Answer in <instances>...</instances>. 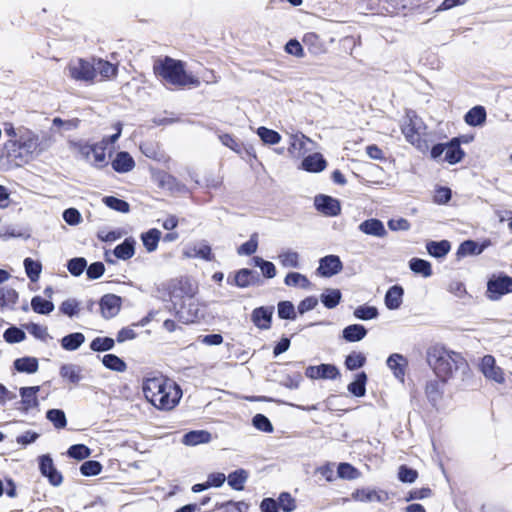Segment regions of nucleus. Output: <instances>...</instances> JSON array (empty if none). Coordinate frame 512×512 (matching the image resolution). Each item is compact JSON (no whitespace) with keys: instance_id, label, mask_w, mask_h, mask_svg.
I'll use <instances>...</instances> for the list:
<instances>
[{"instance_id":"nucleus-1","label":"nucleus","mask_w":512,"mask_h":512,"mask_svg":"<svg viewBox=\"0 0 512 512\" xmlns=\"http://www.w3.org/2000/svg\"><path fill=\"white\" fill-rule=\"evenodd\" d=\"M67 71L72 80L93 85L115 79L118 75V64L95 56L77 58L68 63Z\"/></svg>"},{"instance_id":"nucleus-2","label":"nucleus","mask_w":512,"mask_h":512,"mask_svg":"<svg viewBox=\"0 0 512 512\" xmlns=\"http://www.w3.org/2000/svg\"><path fill=\"white\" fill-rule=\"evenodd\" d=\"M142 391L145 399L161 411L173 410L182 397L180 386L164 375H155L143 380Z\"/></svg>"},{"instance_id":"nucleus-3","label":"nucleus","mask_w":512,"mask_h":512,"mask_svg":"<svg viewBox=\"0 0 512 512\" xmlns=\"http://www.w3.org/2000/svg\"><path fill=\"white\" fill-rule=\"evenodd\" d=\"M153 72L165 86L176 89L196 88L201 83L198 77L187 73L183 61L169 56L156 60Z\"/></svg>"},{"instance_id":"nucleus-4","label":"nucleus","mask_w":512,"mask_h":512,"mask_svg":"<svg viewBox=\"0 0 512 512\" xmlns=\"http://www.w3.org/2000/svg\"><path fill=\"white\" fill-rule=\"evenodd\" d=\"M426 361L437 378L452 379L454 372L467 366L466 359L461 353L435 344L426 351Z\"/></svg>"},{"instance_id":"nucleus-5","label":"nucleus","mask_w":512,"mask_h":512,"mask_svg":"<svg viewBox=\"0 0 512 512\" xmlns=\"http://www.w3.org/2000/svg\"><path fill=\"white\" fill-rule=\"evenodd\" d=\"M69 148L81 158L89 161L93 166L102 168L107 165L106 147L107 140L102 139L98 143L89 144L83 140H68Z\"/></svg>"},{"instance_id":"nucleus-6","label":"nucleus","mask_w":512,"mask_h":512,"mask_svg":"<svg viewBox=\"0 0 512 512\" xmlns=\"http://www.w3.org/2000/svg\"><path fill=\"white\" fill-rule=\"evenodd\" d=\"M197 293V286L186 278L181 277L172 281L168 287L169 300L172 304V309L191 300Z\"/></svg>"},{"instance_id":"nucleus-7","label":"nucleus","mask_w":512,"mask_h":512,"mask_svg":"<svg viewBox=\"0 0 512 512\" xmlns=\"http://www.w3.org/2000/svg\"><path fill=\"white\" fill-rule=\"evenodd\" d=\"M445 151L444 161L454 165L461 162L466 153L461 148V138H452L447 143H438L431 147L430 156L432 159H438Z\"/></svg>"},{"instance_id":"nucleus-8","label":"nucleus","mask_w":512,"mask_h":512,"mask_svg":"<svg viewBox=\"0 0 512 512\" xmlns=\"http://www.w3.org/2000/svg\"><path fill=\"white\" fill-rule=\"evenodd\" d=\"M416 116L407 115L400 126L401 132L406 141L413 145L420 152H426L429 149V142L421 133L420 127L417 126Z\"/></svg>"},{"instance_id":"nucleus-9","label":"nucleus","mask_w":512,"mask_h":512,"mask_svg":"<svg viewBox=\"0 0 512 512\" xmlns=\"http://www.w3.org/2000/svg\"><path fill=\"white\" fill-rule=\"evenodd\" d=\"M508 293H512V277L499 275L489 279L487 283V297L490 300H499Z\"/></svg>"},{"instance_id":"nucleus-10","label":"nucleus","mask_w":512,"mask_h":512,"mask_svg":"<svg viewBox=\"0 0 512 512\" xmlns=\"http://www.w3.org/2000/svg\"><path fill=\"white\" fill-rule=\"evenodd\" d=\"M39 470L41 474L48 479L52 486H59L63 482L62 474L56 469L53 459L50 455H41L38 457Z\"/></svg>"},{"instance_id":"nucleus-11","label":"nucleus","mask_w":512,"mask_h":512,"mask_svg":"<svg viewBox=\"0 0 512 512\" xmlns=\"http://www.w3.org/2000/svg\"><path fill=\"white\" fill-rule=\"evenodd\" d=\"M173 310L178 320L184 324L196 323L200 319L198 304L194 298L187 300L186 303L175 307Z\"/></svg>"},{"instance_id":"nucleus-12","label":"nucleus","mask_w":512,"mask_h":512,"mask_svg":"<svg viewBox=\"0 0 512 512\" xmlns=\"http://www.w3.org/2000/svg\"><path fill=\"white\" fill-rule=\"evenodd\" d=\"M98 305L101 316L104 319H111L119 313L122 305V299L120 296L108 293L101 297Z\"/></svg>"},{"instance_id":"nucleus-13","label":"nucleus","mask_w":512,"mask_h":512,"mask_svg":"<svg viewBox=\"0 0 512 512\" xmlns=\"http://www.w3.org/2000/svg\"><path fill=\"white\" fill-rule=\"evenodd\" d=\"M305 376L310 379L334 380L340 376L338 368L333 364L310 365L305 369Z\"/></svg>"},{"instance_id":"nucleus-14","label":"nucleus","mask_w":512,"mask_h":512,"mask_svg":"<svg viewBox=\"0 0 512 512\" xmlns=\"http://www.w3.org/2000/svg\"><path fill=\"white\" fill-rule=\"evenodd\" d=\"M351 497L354 501L358 502H380L384 503L390 499V495L385 490H375L370 488H358Z\"/></svg>"},{"instance_id":"nucleus-15","label":"nucleus","mask_w":512,"mask_h":512,"mask_svg":"<svg viewBox=\"0 0 512 512\" xmlns=\"http://www.w3.org/2000/svg\"><path fill=\"white\" fill-rule=\"evenodd\" d=\"M448 382L449 379L437 377L436 379H432L426 382L424 392L430 403L436 405V403L442 399L445 386Z\"/></svg>"},{"instance_id":"nucleus-16","label":"nucleus","mask_w":512,"mask_h":512,"mask_svg":"<svg viewBox=\"0 0 512 512\" xmlns=\"http://www.w3.org/2000/svg\"><path fill=\"white\" fill-rule=\"evenodd\" d=\"M481 371L486 378L497 383L502 384L505 381L503 370L496 366L495 358L491 355H486L482 358Z\"/></svg>"},{"instance_id":"nucleus-17","label":"nucleus","mask_w":512,"mask_h":512,"mask_svg":"<svg viewBox=\"0 0 512 512\" xmlns=\"http://www.w3.org/2000/svg\"><path fill=\"white\" fill-rule=\"evenodd\" d=\"M343 268L340 258L336 255H327L320 259L317 273L323 277H331Z\"/></svg>"},{"instance_id":"nucleus-18","label":"nucleus","mask_w":512,"mask_h":512,"mask_svg":"<svg viewBox=\"0 0 512 512\" xmlns=\"http://www.w3.org/2000/svg\"><path fill=\"white\" fill-rule=\"evenodd\" d=\"M273 312V306L257 307L252 311L251 320L257 328L267 330L271 327Z\"/></svg>"},{"instance_id":"nucleus-19","label":"nucleus","mask_w":512,"mask_h":512,"mask_svg":"<svg viewBox=\"0 0 512 512\" xmlns=\"http://www.w3.org/2000/svg\"><path fill=\"white\" fill-rule=\"evenodd\" d=\"M315 204L317 209L327 216H337L341 212L339 201L330 196L321 195L317 197Z\"/></svg>"},{"instance_id":"nucleus-20","label":"nucleus","mask_w":512,"mask_h":512,"mask_svg":"<svg viewBox=\"0 0 512 512\" xmlns=\"http://www.w3.org/2000/svg\"><path fill=\"white\" fill-rule=\"evenodd\" d=\"M113 170L117 173H127L134 169L135 161L126 151L118 152L111 162Z\"/></svg>"},{"instance_id":"nucleus-21","label":"nucleus","mask_w":512,"mask_h":512,"mask_svg":"<svg viewBox=\"0 0 512 512\" xmlns=\"http://www.w3.org/2000/svg\"><path fill=\"white\" fill-rule=\"evenodd\" d=\"M407 364V359L398 353L391 354L387 359V366L401 382H404Z\"/></svg>"},{"instance_id":"nucleus-22","label":"nucleus","mask_w":512,"mask_h":512,"mask_svg":"<svg viewBox=\"0 0 512 512\" xmlns=\"http://www.w3.org/2000/svg\"><path fill=\"white\" fill-rule=\"evenodd\" d=\"M327 162L320 153H313L306 156L301 163V168L307 172L318 173L323 171Z\"/></svg>"},{"instance_id":"nucleus-23","label":"nucleus","mask_w":512,"mask_h":512,"mask_svg":"<svg viewBox=\"0 0 512 512\" xmlns=\"http://www.w3.org/2000/svg\"><path fill=\"white\" fill-rule=\"evenodd\" d=\"M260 282L259 276L248 268H242L235 273L234 285L239 288H247Z\"/></svg>"},{"instance_id":"nucleus-24","label":"nucleus","mask_w":512,"mask_h":512,"mask_svg":"<svg viewBox=\"0 0 512 512\" xmlns=\"http://www.w3.org/2000/svg\"><path fill=\"white\" fill-rule=\"evenodd\" d=\"M309 138L304 134H293L290 137L288 152L296 158L304 156L307 152V142Z\"/></svg>"},{"instance_id":"nucleus-25","label":"nucleus","mask_w":512,"mask_h":512,"mask_svg":"<svg viewBox=\"0 0 512 512\" xmlns=\"http://www.w3.org/2000/svg\"><path fill=\"white\" fill-rule=\"evenodd\" d=\"M359 230L364 234L376 237H384L387 234L383 223L376 218H370L363 221L359 225Z\"/></svg>"},{"instance_id":"nucleus-26","label":"nucleus","mask_w":512,"mask_h":512,"mask_svg":"<svg viewBox=\"0 0 512 512\" xmlns=\"http://www.w3.org/2000/svg\"><path fill=\"white\" fill-rule=\"evenodd\" d=\"M404 290L400 285L390 287L385 294V305L390 310L398 309L402 304Z\"/></svg>"},{"instance_id":"nucleus-27","label":"nucleus","mask_w":512,"mask_h":512,"mask_svg":"<svg viewBox=\"0 0 512 512\" xmlns=\"http://www.w3.org/2000/svg\"><path fill=\"white\" fill-rule=\"evenodd\" d=\"M486 118V109L481 105L474 106L464 115L466 124L473 127L483 125L486 122Z\"/></svg>"},{"instance_id":"nucleus-28","label":"nucleus","mask_w":512,"mask_h":512,"mask_svg":"<svg viewBox=\"0 0 512 512\" xmlns=\"http://www.w3.org/2000/svg\"><path fill=\"white\" fill-rule=\"evenodd\" d=\"M113 254L120 260L126 261L131 259L135 254V240L132 237L126 238L114 248Z\"/></svg>"},{"instance_id":"nucleus-29","label":"nucleus","mask_w":512,"mask_h":512,"mask_svg":"<svg viewBox=\"0 0 512 512\" xmlns=\"http://www.w3.org/2000/svg\"><path fill=\"white\" fill-rule=\"evenodd\" d=\"M367 335V329L361 324H351L342 331V337L347 342H358Z\"/></svg>"},{"instance_id":"nucleus-30","label":"nucleus","mask_w":512,"mask_h":512,"mask_svg":"<svg viewBox=\"0 0 512 512\" xmlns=\"http://www.w3.org/2000/svg\"><path fill=\"white\" fill-rule=\"evenodd\" d=\"M37 141L33 138H28L25 141L15 140L9 142L8 157H17V153L20 155V150L25 149L28 152H33L37 147Z\"/></svg>"},{"instance_id":"nucleus-31","label":"nucleus","mask_w":512,"mask_h":512,"mask_svg":"<svg viewBox=\"0 0 512 512\" xmlns=\"http://www.w3.org/2000/svg\"><path fill=\"white\" fill-rule=\"evenodd\" d=\"M426 249L431 256L442 258L449 253L451 244L448 240L430 241L426 244Z\"/></svg>"},{"instance_id":"nucleus-32","label":"nucleus","mask_w":512,"mask_h":512,"mask_svg":"<svg viewBox=\"0 0 512 512\" xmlns=\"http://www.w3.org/2000/svg\"><path fill=\"white\" fill-rule=\"evenodd\" d=\"M211 435L209 432L204 430H195L186 433L183 437V443L189 446H195L209 442Z\"/></svg>"},{"instance_id":"nucleus-33","label":"nucleus","mask_w":512,"mask_h":512,"mask_svg":"<svg viewBox=\"0 0 512 512\" xmlns=\"http://www.w3.org/2000/svg\"><path fill=\"white\" fill-rule=\"evenodd\" d=\"M367 374L362 371L356 374L355 380L348 384V391L356 397H363L366 393Z\"/></svg>"},{"instance_id":"nucleus-34","label":"nucleus","mask_w":512,"mask_h":512,"mask_svg":"<svg viewBox=\"0 0 512 512\" xmlns=\"http://www.w3.org/2000/svg\"><path fill=\"white\" fill-rule=\"evenodd\" d=\"M85 341V336L81 332H75L64 336L61 339V346L67 351L78 349Z\"/></svg>"},{"instance_id":"nucleus-35","label":"nucleus","mask_w":512,"mask_h":512,"mask_svg":"<svg viewBox=\"0 0 512 512\" xmlns=\"http://www.w3.org/2000/svg\"><path fill=\"white\" fill-rule=\"evenodd\" d=\"M247 479L248 472L244 469L235 470L227 477L228 485L236 491H242L244 489V484Z\"/></svg>"},{"instance_id":"nucleus-36","label":"nucleus","mask_w":512,"mask_h":512,"mask_svg":"<svg viewBox=\"0 0 512 512\" xmlns=\"http://www.w3.org/2000/svg\"><path fill=\"white\" fill-rule=\"evenodd\" d=\"M160 238L161 232L156 228H152L141 235L143 245L148 252H153L157 249Z\"/></svg>"},{"instance_id":"nucleus-37","label":"nucleus","mask_w":512,"mask_h":512,"mask_svg":"<svg viewBox=\"0 0 512 512\" xmlns=\"http://www.w3.org/2000/svg\"><path fill=\"white\" fill-rule=\"evenodd\" d=\"M410 269L415 273L427 278L433 274L431 263L421 258H412L409 261Z\"/></svg>"},{"instance_id":"nucleus-38","label":"nucleus","mask_w":512,"mask_h":512,"mask_svg":"<svg viewBox=\"0 0 512 512\" xmlns=\"http://www.w3.org/2000/svg\"><path fill=\"white\" fill-rule=\"evenodd\" d=\"M39 387H23L20 389V395L22 397V404L25 410L38 406L37 392Z\"/></svg>"},{"instance_id":"nucleus-39","label":"nucleus","mask_w":512,"mask_h":512,"mask_svg":"<svg viewBox=\"0 0 512 512\" xmlns=\"http://www.w3.org/2000/svg\"><path fill=\"white\" fill-rule=\"evenodd\" d=\"M14 367L19 372L31 374L38 370L39 364L35 357H22L14 361Z\"/></svg>"},{"instance_id":"nucleus-40","label":"nucleus","mask_w":512,"mask_h":512,"mask_svg":"<svg viewBox=\"0 0 512 512\" xmlns=\"http://www.w3.org/2000/svg\"><path fill=\"white\" fill-rule=\"evenodd\" d=\"M80 372V368L73 364H63L60 367L59 374L63 379L67 380L69 383L78 384V382L81 380Z\"/></svg>"},{"instance_id":"nucleus-41","label":"nucleus","mask_w":512,"mask_h":512,"mask_svg":"<svg viewBox=\"0 0 512 512\" xmlns=\"http://www.w3.org/2000/svg\"><path fill=\"white\" fill-rule=\"evenodd\" d=\"M31 307L35 313L43 315L49 314L54 310V304L41 296H34L32 298Z\"/></svg>"},{"instance_id":"nucleus-42","label":"nucleus","mask_w":512,"mask_h":512,"mask_svg":"<svg viewBox=\"0 0 512 512\" xmlns=\"http://www.w3.org/2000/svg\"><path fill=\"white\" fill-rule=\"evenodd\" d=\"M338 477L346 480H354L361 476V472L352 464L342 462L337 467Z\"/></svg>"},{"instance_id":"nucleus-43","label":"nucleus","mask_w":512,"mask_h":512,"mask_svg":"<svg viewBox=\"0 0 512 512\" xmlns=\"http://www.w3.org/2000/svg\"><path fill=\"white\" fill-rule=\"evenodd\" d=\"M46 418L52 422L56 429H64L67 426L66 415L61 409H50L46 412Z\"/></svg>"},{"instance_id":"nucleus-44","label":"nucleus","mask_w":512,"mask_h":512,"mask_svg":"<svg viewBox=\"0 0 512 512\" xmlns=\"http://www.w3.org/2000/svg\"><path fill=\"white\" fill-rule=\"evenodd\" d=\"M103 203L112 210L128 213L130 211V205L127 201L119 199L114 196H105L102 199Z\"/></svg>"},{"instance_id":"nucleus-45","label":"nucleus","mask_w":512,"mask_h":512,"mask_svg":"<svg viewBox=\"0 0 512 512\" xmlns=\"http://www.w3.org/2000/svg\"><path fill=\"white\" fill-rule=\"evenodd\" d=\"M248 504L244 501H226L222 503H216L215 509L216 510H224V512H247L248 510Z\"/></svg>"},{"instance_id":"nucleus-46","label":"nucleus","mask_w":512,"mask_h":512,"mask_svg":"<svg viewBox=\"0 0 512 512\" xmlns=\"http://www.w3.org/2000/svg\"><path fill=\"white\" fill-rule=\"evenodd\" d=\"M366 363V356L362 352L353 351L346 356L345 366L348 370H356L363 367Z\"/></svg>"},{"instance_id":"nucleus-47","label":"nucleus","mask_w":512,"mask_h":512,"mask_svg":"<svg viewBox=\"0 0 512 512\" xmlns=\"http://www.w3.org/2000/svg\"><path fill=\"white\" fill-rule=\"evenodd\" d=\"M24 267L27 277L32 282H35L39 279L42 271V264L39 261H35L31 258H26L24 260Z\"/></svg>"},{"instance_id":"nucleus-48","label":"nucleus","mask_w":512,"mask_h":512,"mask_svg":"<svg viewBox=\"0 0 512 512\" xmlns=\"http://www.w3.org/2000/svg\"><path fill=\"white\" fill-rule=\"evenodd\" d=\"M192 253L189 255L194 258H200L206 261L214 260V254L212 253V249L210 245L207 243H200L198 245H194L191 248Z\"/></svg>"},{"instance_id":"nucleus-49","label":"nucleus","mask_w":512,"mask_h":512,"mask_svg":"<svg viewBox=\"0 0 512 512\" xmlns=\"http://www.w3.org/2000/svg\"><path fill=\"white\" fill-rule=\"evenodd\" d=\"M484 247L479 245L474 240H466L462 242L458 248V254L462 256L466 255H479L482 253Z\"/></svg>"},{"instance_id":"nucleus-50","label":"nucleus","mask_w":512,"mask_h":512,"mask_svg":"<svg viewBox=\"0 0 512 512\" xmlns=\"http://www.w3.org/2000/svg\"><path fill=\"white\" fill-rule=\"evenodd\" d=\"M103 365L117 372H123L126 369V363L115 354H106L102 359Z\"/></svg>"},{"instance_id":"nucleus-51","label":"nucleus","mask_w":512,"mask_h":512,"mask_svg":"<svg viewBox=\"0 0 512 512\" xmlns=\"http://www.w3.org/2000/svg\"><path fill=\"white\" fill-rule=\"evenodd\" d=\"M280 264L286 268H296L299 265V254L295 251L286 250L278 255Z\"/></svg>"},{"instance_id":"nucleus-52","label":"nucleus","mask_w":512,"mask_h":512,"mask_svg":"<svg viewBox=\"0 0 512 512\" xmlns=\"http://www.w3.org/2000/svg\"><path fill=\"white\" fill-rule=\"evenodd\" d=\"M257 134L266 144H278L281 140V135L277 131L266 128L264 126L258 128Z\"/></svg>"},{"instance_id":"nucleus-53","label":"nucleus","mask_w":512,"mask_h":512,"mask_svg":"<svg viewBox=\"0 0 512 512\" xmlns=\"http://www.w3.org/2000/svg\"><path fill=\"white\" fill-rule=\"evenodd\" d=\"M341 297L340 290L330 289L327 290V293L321 295V301L326 308L333 309L340 303Z\"/></svg>"},{"instance_id":"nucleus-54","label":"nucleus","mask_w":512,"mask_h":512,"mask_svg":"<svg viewBox=\"0 0 512 512\" xmlns=\"http://www.w3.org/2000/svg\"><path fill=\"white\" fill-rule=\"evenodd\" d=\"M115 341L110 337H96L90 343V349L95 352H104L114 347Z\"/></svg>"},{"instance_id":"nucleus-55","label":"nucleus","mask_w":512,"mask_h":512,"mask_svg":"<svg viewBox=\"0 0 512 512\" xmlns=\"http://www.w3.org/2000/svg\"><path fill=\"white\" fill-rule=\"evenodd\" d=\"M219 140L224 146L238 154H241L244 149L243 144L232 134L223 133L219 135Z\"/></svg>"},{"instance_id":"nucleus-56","label":"nucleus","mask_w":512,"mask_h":512,"mask_svg":"<svg viewBox=\"0 0 512 512\" xmlns=\"http://www.w3.org/2000/svg\"><path fill=\"white\" fill-rule=\"evenodd\" d=\"M18 300V293L14 288L2 287L0 288V307L16 304Z\"/></svg>"},{"instance_id":"nucleus-57","label":"nucleus","mask_w":512,"mask_h":512,"mask_svg":"<svg viewBox=\"0 0 512 512\" xmlns=\"http://www.w3.org/2000/svg\"><path fill=\"white\" fill-rule=\"evenodd\" d=\"M257 249H258V235H257V233H253L250 236V239L248 241L244 242L237 248V253L239 255L250 256V255L254 254L257 251Z\"/></svg>"},{"instance_id":"nucleus-58","label":"nucleus","mask_w":512,"mask_h":512,"mask_svg":"<svg viewBox=\"0 0 512 512\" xmlns=\"http://www.w3.org/2000/svg\"><path fill=\"white\" fill-rule=\"evenodd\" d=\"M278 509H282L284 512H292L296 509V500L291 496L289 492L280 493L278 500Z\"/></svg>"},{"instance_id":"nucleus-59","label":"nucleus","mask_w":512,"mask_h":512,"mask_svg":"<svg viewBox=\"0 0 512 512\" xmlns=\"http://www.w3.org/2000/svg\"><path fill=\"white\" fill-rule=\"evenodd\" d=\"M354 316L361 320H371L378 316V310L374 306L361 305L354 310Z\"/></svg>"},{"instance_id":"nucleus-60","label":"nucleus","mask_w":512,"mask_h":512,"mask_svg":"<svg viewBox=\"0 0 512 512\" xmlns=\"http://www.w3.org/2000/svg\"><path fill=\"white\" fill-rule=\"evenodd\" d=\"M278 316L281 319L294 320L296 318V313L292 302L280 301L278 303Z\"/></svg>"},{"instance_id":"nucleus-61","label":"nucleus","mask_w":512,"mask_h":512,"mask_svg":"<svg viewBox=\"0 0 512 512\" xmlns=\"http://www.w3.org/2000/svg\"><path fill=\"white\" fill-rule=\"evenodd\" d=\"M87 266V261L83 257L72 258L67 263V269L73 276H80Z\"/></svg>"},{"instance_id":"nucleus-62","label":"nucleus","mask_w":512,"mask_h":512,"mask_svg":"<svg viewBox=\"0 0 512 512\" xmlns=\"http://www.w3.org/2000/svg\"><path fill=\"white\" fill-rule=\"evenodd\" d=\"M284 282L287 286H301L307 287L309 285V280L305 275H302L298 272H290L286 275Z\"/></svg>"},{"instance_id":"nucleus-63","label":"nucleus","mask_w":512,"mask_h":512,"mask_svg":"<svg viewBox=\"0 0 512 512\" xmlns=\"http://www.w3.org/2000/svg\"><path fill=\"white\" fill-rule=\"evenodd\" d=\"M418 478L417 470L408 467L407 465H401L398 469V479L403 483H413Z\"/></svg>"},{"instance_id":"nucleus-64","label":"nucleus","mask_w":512,"mask_h":512,"mask_svg":"<svg viewBox=\"0 0 512 512\" xmlns=\"http://www.w3.org/2000/svg\"><path fill=\"white\" fill-rule=\"evenodd\" d=\"M3 337L8 343H19L26 338L25 332L17 327H10L5 330Z\"/></svg>"}]
</instances>
